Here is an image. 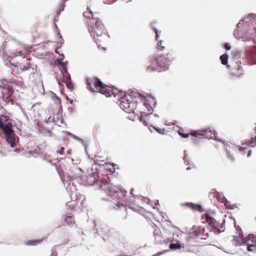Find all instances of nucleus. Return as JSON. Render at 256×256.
Here are the masks:
<instances>
[{
  "instance_id": "obj_1",
  "label": "nucleus",
  "mask_w": 256,
  "mask_h": 256,
  "mask_svg": "<svg viewBox=\"0 0 256 256\" xmlns=\"http://www.w3.org/2000/svg\"><path fill=\"white\" fill-rule=\"evenodd\" d=\"M86 84L88 88L91 92H98L105 95L106 97L114 96H118L120 101V106L124 112L128 110V98L126 92L118 90L116 88L104 84L97 78H88Z\"/></svg>"
},
{
  "instance_id": "obj_2",
  "label": "nucleus",
  "mask_w": 256,
  "mask_h": 256,
  "mask_svg": "<svg viewBox=\"0 0 256 256\" xmlns=\"http://www.w3.org/2000/svg\"><path fill=\"white\" fill-rule=\"evenodd\" d=\"M129 96L131 100L129 99V108H130L129 112V119L132 121L138 120L142 122L144 126H148V124L146 120L142 116V112L138 108V100L142 99V95L136 90H129Z\"/></svg>"
},
{
  "instance_id": "obj_3",
  "label": "nucleus",
  "mask_w": 256,
  "mask_h": 256,
  "mask_svg": "<svg viewBox=\"0 0 256 256\" xmlns=\"http://www.w3.org/2000/svg\"><path fill=\"white\" fill-rule=\"evenodd\" d=\"M102 184H100V188L106 190L108 194L110 196H112L113 194L118 192V196H122V202L119 201L118 204H116L113 206V208L116 210H124V212L127 213V196L126 190H120V192H118L117 188L110 184L109 182L106 180L102 178L101 180Z\"/></svg>"
},
{
  "instance_id": "obj_4",
  "label": "nucleus",
  "mask_w": 256,
  "mask_h": 256,
  "mask_svg": "<svg viewBox=\"0 0 256 256\" xmlns=\"http://www.w3.org/2000/svg\"><path fill=\"white\" fill-rule=\"evenodd\" d=\"M88 28L98 44L100 45L106 40L108 37L106 30L100 18L93 19L88 22Z\"/></svg>"
},
{
  "instance_id": "obj_5",
  "label": "nucleus",
  "mask_w": 256,
  "mask_h": 256,
  "mask_svg": "<svg viewBox=\"0 0 256 256\" xmlns=\"http://www.w3.org/2000/svg\"><path fill=\"white\" fill-rule=\"evenodd\" d=\"M174 60V56L172 52H168L166 56L160 55L156 57L150 56L148 61L150 64L148 66V70L149 72L160 71L158 68L167 70L170 66V62Z\"/></svg>"
},
{
  "instance_id": "obj_6",
  "label": "nucleus",
  "mask_w": 256,
  "mask_h": 256,
  "mask_svg": "<svg viewBox=\"0 0 256 256\" xmlns=\"http://www.w3.org/2000/svg\"><path fill=\"white\" fill-rule=\"evenodd\" d=\"M178 134L181 137L186 138L190 135L198 137V136H202L207 138H216V132L212 131L209 128H202L196 130L191 132L190 133L186 134L183 132V130H178Z\"/></svg>"
},
{
  "instance_id": "obj_7",
  "label": "nucleus",
  "mask_w": 256,
  "mask_h": 256,
  "mask_svg": "<svg viewBox=\"0 0 256 256\" xmlns=\"http://www.w3.org/2000/svg\"><path fill=\"white\" fill-rule=\"evenodd\" d=\"M12 127L11 124H4L0 119V128L4 132L6 142L10 144L12 147H14L16 145V136Z\"/></svg>"
},
{
  "instance_id": "obj_8",
  "label": "nucleus",
  "mask_w": 256,
  "mask_h": 256,
  "mask_svg": "<svg viewBox=\"0 0 256 256\" xmlns=\"http://www.w3.org/2000/svg\"><path fill=\"white\" fill-rule=\"evenodd\" d=\"M214 214L210 212L203 214L202 216V223L207 222L213 229H216L218 230L217 228L218 222L213 217Z\"/></svg>"
},
{
  "instance_id": "obj_9",
  "label": "nucleus",
  "mask_w": 256,
  "mask_h": 256,
  "mask_svg": "<svg viewBox=\"0 0 256 256\" xmlns=\"http://www.w3.org/2000/svg\"><path fill=\"white\" fill-rule=\"evenodd\" d=\"M247 250L256 251V235L249 234L247 237Z\"/></svg>"
},
{
  "instance_id": "obj_10",
  "label": "nucleus",
  "mask_w": 256,
  "mask_h": 256,
  "mask_svg": "<svg viewBox=\"0 0 256 256\" xmlns=\"http://www.w3.org/2000/svg\"><path fill=\"white\" fill-rule=\"evenodd\" d=\"M86 182L87 184L89 186L97 184L100 186V184H102L101 180H98V174L96 173H92L88 175L86 177Z\"/></svg>"
},
{
  "instance_id": "obj_11",
  "label": "nucleus",
  "mask_w": 256,
  "mask_h": 256,
  "mask_svg": "<svg viewBox=\"0 0 256 256\" xmlns=\"http://www.w3.org/2000/svg\"><path fill=\"white\" fill-rule=\"evenodd\" d=\"M236 230L238 231V236H234V240L235 242L236 246H241L244 244L246 241L247 242V238L244 240V236L242 234V230L240 228L238 229V226L236 228Z\"/></svg>"
},
{
  "instance_id": "obj_12",
  "label": "nucleus",
  "mask_w": 256,
  "mask_h": 256,
  "mask_svg": "<svg viewBox=\"0 0 256 256\" xmlns=\"http://www.w3.org/2000/svg\"><path fill=\"white\" fill-rule=\"evenodd\" d=\"M62 82L66 84L68 88L70 90H72L74 89V84L71 81L70 76L68 74H66V76L62 74Z\"/></svg>"
},
{
  "instance_id": "obj_13",
  "label": "nucleus",
  "mask_w": 256,
  "mask_h": 256,
  "mask_svg": "<svg viewBox=\"0 0 256 256\" xmlns=\"http://www.w3.org/2000/svg\"><path fill=\"white\" fill-rule=\"evenodd\" d=\"M249 142H246L245 143H242V146H240L239 150L242 152L243 154H245L247 152V156L250 157L251 155V150L248 149V146L250 145Z\"/></svg>"
},
{
  "instance_id": "obj_14",
  "label": "nucleus",
  "mask_w": 256,
  "mask_h": 256,
  "mask_svg": "<svg viewBox=\"0 0 256 256\" xmlns=\"http://www.w3.org/2000/svg\"><path fill=\"white\" fill-rule=\"evenodd\" d=\"M186 207L192 209V210L202 212L204 211V208L199 204H196L192 202H186L184 204Z\"/></svg>"
},
{
  "instance_id": "obj_15",
  "label": "nucleus",
  "mask_w": 256,
  "mask_h": 256,
  "mask_svg": "<svg viewBox=\"0 0 256 256\" xmlns=\"http://www.w3.org/2000/svg\"><path fill=\"white\" fill-rule=\"evenodd\" d=\"M83 16L88 18V20L86 22L87 25L88 26V22H90L93 19H98L97 17H94L92 12L90 10L89 8H88L86 10L83 12Z\"/></svg>"
},
{
  "instance_id": "obj_16",
  "label": "nucleus",
  "mask_w": 256,
  "mask_h": 256,
  "mask_svg": "<svg viewBox=\"0 0 256 256\" xmlns=\"http://www.w3.org/2000/svg\"><path fill=\"white\" fill-rule=\"evenodd\" d=\"M204 228H199L196 230H194L193 232V234L194 236L196 237H200L202 239H206L207 237H208V234H204Z\"/></svg>"
},
{
  "instance_id": "obj_17",
  "label": "nucleus",
  "mask_w": 256,
  "mask_h": 256,
  "mask_svg": "<svg viewBox=\"0 0 256 256\" xmlns=\"http://www.w3.org/2000/svg\"><path fill=\"white\" fill-rule=\"evenodd\" d=\"M44 238L37 240H30L26 242V244L28 246H36L40 244L43 242Z\"/></svg>"
},
{
  "instance_id": "obj_18",
  "label": "nucleus",
  "mask_w": 256,
  "mask_h": 256,
  "mask_svg": "<svg viewBox=\"0 0 256 256\" xmlns=\"http://www.w3.org/2000/svg\"><path fill=\"white\" fill-rule=\"evenodd\" d=\"M154 236L156 240L160 241L161 231L158 228H156L153 232Z\"/></svg>"
},
{
  "instance_id": "obj_19",
  "label": "nucleus",
  "mask_w": 256,
  "mask_h": 256,
  "mask_svg": "<svg viewBox=\"0 0 256 256\" xmlns=\"http://www.w3.org/2000/svg\"><path fill=\"white\" fill-rule=\"evenodd\" d=\"M157 46L159 50H164L166 48V43L164 40H158V41Z\"/></svg>"
},
{
  "instance_id": "obj_20",
  "label": "nucleus",
  "mask_w": 256,
  "mask_h": 256,
  "mask_svg": "<svg viewBox=\"0 0 256 256\" xmlns=\"http://www.w3.org/2000/svg\"><path fill=\"white\" fill-rule=\"evenodd\" d=\"M182 248H184V246H182V245H181L179 243H176V244L172 243L170 245V248L171 250L180 249Z\"/></svg>"
},
{
  "instance_id": "obj_21",
  "label": "nucleus",
  "mask_w": 256,
  "mask_h": 256,
  "mask_svg": "<svg viewBox=\"0 0 256 256\" xmlns=\"http://www.w3.org/2000/svg\"><path fill=\"white\" fill-rule=\"evenodd\" d=\"M65 222L69 226L72 225V224H74V220L72 218V217L70 216H66V217Z\"/></svg>"
},
{
  "instance_id": "obj_22",
  "label": "nucleus",
  "mask_w": 256,
  "mask_h": 256,
  "mask_svg": "<svg viewBox=\"0 0 256 256\" xmlns=\"http://www.w3.org/2000/svg\"><path fill=\"white\" fill-rule=\"evenodd\" d=\"M228 56L226 54H223L220 57L221 62L222 64L225 65L227 64Z\"/></svg>"
},
{
  "instance_id": "obj_23",
  "label": "nucleus",
  "mask_w": 256,
  "mask_h": 256,
  "mask_svg": "<svg viewBox=\"0 0 256 256\" xmlns=\"http://www.w3.org/2000/svg\"><path fill=\"white\" fill-rule=\"evenodd\" d=\"M26 64L20 66V68L22 71L26 70L28 69H29L31 66L30 62H28V60L26 59Z\"/></svg>"
},
{
  "instance_id": "obj_24",
  "label": "nucleus",
  "mask_w": 256,
  "mask_h": 256,
  "mask_svg": "<svg viewBox=\"0 0 256 256\" xmlns=\"http://www.w3.org/2000/svg\"><path fill=\"white\" fill-rule=\"evenodd\" d=\"M144 106H146V108L148 109V111H150L152 110V106L149 103V102L148 100H144Z\"/></svg>"
},
{
  "instance_id": "obj_25",
  "label": "nucleus",
  "mask_w": 256,
  "mask_h": 256,
  "mask_svg": "<svg viewBox=\"0 0 256 256\" xmlns=\"http://www.w3.org/2000/svg\"><path fill=\"white\" fill-rule=\"evenodd\" d=\"M152 128L158 132L159 134H166V130H164V128H157V127H155V126H152Z\"/></svg>"
},
{
  "instance_id": "obj_26",
  "label": "nucleus",
  "mask_w": 256,
  "mask_h": 256,
  "mask_svg": "<svg viewBox=\"0 0 256 256\" xmlns=\"http://www.w3.org/2000/svg\"><path fill=\"white\" fill-rule=\"evenodd\" d=\"M152 29L153 30L155 34H156V36H155V38H156V41H158V38H159V32L158 31V30H157L156 28H154V27H152Z\"/></svg>"
},
{
  "instance_id": "obj_27",
  "label": "nucleus",
  "mask_w": 256,
  "mask_h": 256,
  "mask_svg": "<svg viewBox=\"0 0 256 256\" xmlns=\"http://www.w3.org/2000/svg\"><path fill=\"white\" fill-rule=\"evenodd\" d=\"M248 18L249 19H256V14H250L248 15Z\"/></svg>"
},
{
  "instance_id": "obj_28",
  "label": "nucleus",
  "mask_w": 256,
  "mask_h": 256,
  "mask_svg": "<svg viewBox=\"0 0 256 256\" xmlns=\"http://www.w3.org/2000/svg\"><path fill=\"white\" fill-rule=\"evenodd\" d=\"M250 144H256V136L254 138H252L250 140L248 141Z\"/></svg>"
},
{
  "instance_id": "obj_29",
  "label": "nucleus",
  "mask_w": 256,
  "mask_h": 256,
  "mask_svg": "<svg viewBox=\"0 0 256 256\" xmlns=\"http://www.w3.org/2000/svg\"><path fill=\"white\" fill-rule=\"evenodd\" d=\"M55 98H56L55 102L56 104H60L61 101H60V98L57 96H55Z\"/></svg>"
},
{
  "instance_id": "obj_30",
  "label": "nucleus",
  "mask_w": 256,
  "mask_h": 256,
  "mask_svg": "<svg viewBox=\"0 0 256 256\" xmlns=\"http://www.w3.org/2000/svg\"><path fill=\"white\" fill-rule=\"evenodd\" d=\"M64 147H61L60 150L58 151V152L60 154H62L64 153Z\"/></svg>"
},
{
  "instance_id": "obj_31",
  "label": "nucleus",
  "mask_w": 256,
  "mask_h": 256,
  "mask_svg": "<svg viewBox=\"0 0 256 256\" xmlns=\"http://www.w3.org/2000/svg\"><path fill=\"white\" fill-rule=\"evenodd\" d=\"M224 46L226 50H230L231 48V46L228 43L225 44Z\"/></svg>"
},
{
  "instance_id": "obj_32",
  "label": "nucleus",
  "mask_w": 256,
  "mask_h": 256,
  "mask_svg": "<svg viewBox=\"0 0 256 256\" xmlns=\"http://www.w3.org/2000/svg\"><path fill=\"white\" fill-rule=\"evenodd\" d=\"M134 189H133V188H132V189H131V190H130V194H131L132 195V196H134Z\"/></svg>"
},
{
  "instance_id": "obj_33",
  "label": "nucleus",
  "mask_w": 256,
  "mask_h": 256,
  "mask_svg": "<svg viewBox=\"0 0 256 256\" xmlns=\"http://www.w3.org/2000/svg\"><path fill=\"white\" fill-rule=\"evenodd\" d=\"M48 136H52V132L48 130Z\"/></svg>"
},
{
  "instance_id": "obj_34",
  "label": "nucleus",
  "mask_w": 256,
  "mask_h": 256,
  "mask_svg": "<svg viewBox=\"0 0 256 256\" xmlns=\"http://www.w3.org/2000/svg\"><path fill=\"white\" fill-rule=\"evenodd\" d=\"M132 204H129V208L130 209H133L134 208L132 206Z\"/></svg>"
},
{
  "instance_id": "obj_35",
  "label": "nucleus",
  "mask_w": 256,
  "mask_h": 256,
  "mask_svg": "<svg viewBox=\"0 0 256 256\" xmlns=\"http://www.w3.org/2000/svg\"><path fill=\"white\" fill-rule=\"evenodd\" d=\"M67 154H71V150H68L67 151Z\"/></svg>"
},
{
  "instance_id": "obj_36",
  "label": "nucleus",
  "mask_w": 256,
  "mask_h": 256,
  "mask_svg": "<svg viewBox=\"0 0 256 256\" xmlns=\"http://www.w3.org/2000/svg\"><path fill=\"white\" fill-rule=\"evenodd\" d=\"M186 170H190V168H186Z\"/></svg>"
},
{
  "instance_id": "obj_37",
  "label": "nucleus",
  "mask_w": 256,
  "mask_h": 256,
  "mask_svg": "<svg viewBox=\"0 0 256 256\" xmlns=\"http://www.w3.org/2000/svg\"><path fill=\"white\" fill-rule=\"evenodd\" d=\"M254 130L256 131V128H255Z\"/></svg>"
}]
</instances>
